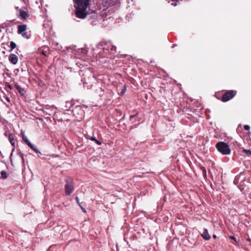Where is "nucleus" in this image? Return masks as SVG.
<instances>
[{"instance_id":"f257e3e1","label":"nucleus","mask_w":251,"mask_h":251,"mask_svg":"<svg viewBox=\"0 0 251 251\" xmlns=\"http://www.w3.org/2000/svg\"><path fill=\"white\" fill-rule=\"evenodd\" d=\"M76 16H87V9L89 6V0H73Z\"/></svg>"},{"instance_id":"f03ea898","label":"nucleus","mask_w":251,"mask_h":251,"mask_svg":"<svg viewBox=\"0 0 251 251\" xmlns=\"http://www.w3.org/2000/svg\"><path fill=\"white\" fill-rule=\"evenodd\" d=\"M217 150L223 155H228L230 153V149L227 144L224 142H219L216 145Z\"/></svg>"},{"instance_id":"7ed1b4c3","label":"nucleus","mask_w":251,"mask_h":251,"mask_svg":"<svg viewBox=\"0 0 251 251\" xmlns=\"http://www.w3.org/2000/svg\"><path fill=\"white\" fill-rule=\"evenodd\" d=\"M237 94V91L235 90H228L224 93L221 99V100L223 102H226L232 99Z\"/></svg>"},{"instance_id":"20e7f679","label":"nucleus","mask_w":251,"mask_h":251,"mask_svg":"<svg viewBox=\"0 0 251 251\" xmlns=\"http://www.w3.org/2000/svg\"><path fill=\"white\" fill-rule=\"evenodd\" d=\"M65 186V194L67 196H69L73 192L74 190V186L73 181L71 179H67L66 180Z\"/></svg>"},{"instance_id":"39448f33","label":"nucleus","mask_w":251,"mask_h":251,"mask_svg":"<svg viewBox=\"0 0 251 251\" xmlns=\"http://www.w3.org/2000/svg\"><path fill=\"white\" fill-rule=\"evenodd\" d=\"M113 85L116 88V91L117 93L121 96H123L126 90V88L125 85L122 83L116 82L113 84Z\"/></svg>"},{"instance_id":"423d86ee","label":"nucleus","mask_w":251,"mask_h":251,"mask_svg":"<svg viewBox=\"0 0 251 251\" xmlns=\"http://www.w3.org/2000/svg\"><path fill=\"white\" fill-rule=\"evenodd\" d=\"M9 61L13 64H16L18 62V57L14 54H11L9 57Z\"/></svg>"},{"instance_id":"0eeeda50","label":"nucleus","mask_w":251,"mask_h":251,"mask_svg":"<svg viewBox=\"0 0 251 251\" xmlns=\"http://www.w3.org/2000/svg\"><path fill=\"white\" fill-rule=\"evenodd\" d=\"M8 138L9 142H10L11 145L13 147L15 146V141L14 138V136L11 133H8Z\"/></svg>"},{"instance_id":"6e6552de","label":"nucleus","mask_w":251,"mask_h":251,"mask_svg":"<svg viewBox=\"0 0 251 251\" xmlns=\"http://www.w3.org/2000/svg\"><path fill=\"white\" fill-rule=\"evenodd\" d=\"M201 235L202 238L206 240H208L210 239V236L209 235L208 232V230L206 229L204 230L203 233Z\"/></svg>"},{"instance_id":"1a4fd4ad","label":"nucleus","mask_w":251,"mask_h":251,"mask_svg":"<svg viewBox=\"0 0 251 251\" xmlns=\"http://www.w3.org/2000/svg\"><path fill=\"white\" fill-rule=\"evenodd\" d=\"M26 29V25H19L18 26V33L19 34H22Z\"/></svg>"},{"instance_id":"9d476101","label":"nucleus","mask_w":251,"mask_h":251,"mask_svg":"<svg viewBox=\"0 0 251 251\" xmlns=\"http://www.w3.org/2000/svg\"><path fill=\"white\" fill-rule=\"evenodd\" d=\"M15 86L16 88L18 90L19 92L22 96L25 95V90L24 88H21L20 86H19L17 84H15Z\"/></svg>"},{"instance_id":"9b49d317","label":"nucleus","mask_w":251,"mask_h":251,"mask_svg":"<svg viewBox=\"0 0 251 251\" xmlns=\"http://www.w3.org/2000/svg\"><path fill=\"white\" fill-rule=\"evenodd\" d=\"M86 138H87V139H90V140H92V141H95V142H96V143L98 145H101V143H100V141H99L98 140H97L96 139V138L95 137H93V136H92L89 135H88V134H87L86 135Z\"/></svg>"},{"instance_id":"f8f14e48","label":"nucleus","mask_w":251,"mask_h":251,"mask_svg":"<svg viewBox=\"0 0 251 251\" xmlns=\"http://www.w3.org/2000/svg\"><path fill=\"white\" fill-rule=\"evenodd\" d=\"M23 139L28 146H29L31 144V143L30 142V141H29V140L28 139L27 137L26 136L23 135Z\"/></svg>"},{"instance_id":"ddd939ff","label":"nucleus","mask_w":251,"mask_h":251,"mask_svg":"<svg viewBox=\"0 0 251 251\" xmlns=\"http://www.w3.org/2000/svg\"><path fill=\"white\" fill-rule=\"evenodd\" d=\"M29 147L31 149H32L36 153H40V151L32 144H31Z\"/></svg>"},{"instance_id":"4468645a","label":"nucleus","mask_w":251,"mask_h":251,"mask_svg":"<svg viewBox=\"0 0 251 251\" xmlns=\"http://www.w3.org/2000/svg\"><path fill=\"white\" fill-rule=\"evenodd\" d=\"M29 147L31 149H32L36 153H40V151L32 144H31Z\"/></svg>"},{"instance_id":"2eb2a0df","label":"nucleus","mask_w":251,"mask_h":251,"mask_svg":"<svg viewBox=\"0 0 251 251\" xmlns=\"http://www.w3.org/2000/svg\"><path fill=\"white\" fill-rule=\"evenodd\" d=\"M29 147L31 149H32L36 153H40V151L32 144H31Z\"/></svg>"},{"instance_id":"dca6fc26","label":"nucleus","mask_w":251,"mask_h":251,"mask_svg":"<svg viewBox=\"0 0 251 251\" xmlns=\"http://www.w3.org/2000/svg\"><path fill=\"white\" fill-rule=\"evenodd\" d=\"M20 10V15L19 16H28V14L26 12L22 10V9H19Z\"/></svg>"},{"instance_id":"f3484780","label":"nucleus","mask_w":251,"mask_h":251,"mask_svg":"<svg viewBox=\"0 0 251 251\" xmlns=\"http://www.w3.org/2000/svg\"><path fill=\"white\" fill-rule=\"evenodd\" d=\"M0 174H1V177L2 178L4 179V178H7V174H6V173L5 171H2L1 172Z\"/></svg>"},{"instance_id":"a211bd4d","label":"nucleus","mask_w":251,"mask_h":251,"mask_svg":"<svg viewBox=\"0 0 251 251\" xmlns=\"http://www.w3.org/2000/svg\"><path fill=\"white\" fill-rule=\"evenodd\" d=\"M10 47L11 48L10 51L15 49L16 47V44L14 42H10Z\"/></svg>"},{"instance_id":"6ab92c4d","label":"nucleus","mask_w":251,"mask_h":251,"mask_svg":"<svg viewBox=\"0 0 251 251\" xmlns=\"http://www.w3.org/2000/svg\"><path fill=\"white\" fill-rule=\"evenodd\" d=\"M229 238L231 240H233L234 241V243H232L234 245H236L237 244L236 239L234 236H230L229 237Z\"/></svg>"},{"instance_id":"aec40b11","label":"nucleus","mask_w":251,"mask_h":251,"mask_svg":"<svg viewBox=\"0 0 251 251\" xmlns=\"http://www.w3.org/2000/svg\"><path fill=\"white\" fill-rule=\"evenodd\" d=\"M243 151L246 152V154L249 156H251V151L249 150H243Z\"/></svg>"},{"instance_id":"412c9836","label":"nucleus","mask_w":251,"mask_h":251,"mask_svg":"<svg viewBox=\"0 0 251 251\" xmlns=\"http://www.w3.org/2000/svg\"><path fill=\"white\" fill-rule=\"evenodd\" d=\"M22 35L23 37L26 38V39H28L29 38V36L27 33V32H23L22 34Z\"/></svg>"},{"instance_id":"4be33fe9","label":"nucleus","mask_w":251,"mask_h":251,"mask_svg":"<svg viewBox=\"0 0 251 251\" xmlns=\"http://www.w3.org/2000/svg\"><path fill=\"white\" fill-rule=\"evenodd\" d=\"M18 155H19V156L21 158V160L22 161V163H24V158L23 154L21 152H18Z\"/></svg>"},{"instance_id":"5701e85b","label":"nucleus","mask_w":251,"mask_h":251,"mask_svg":"<svg viewBox=\"0 0 251 251\" xmlns=\"http://www.w3.org/2000/svg\"><path fill=\"white\" fill-rule=\"evenodd\" d=\"M244 129L245 130H249L250 129V126H249V125H245L244 126Z\"/></svg>"},{"instance_id":"b1692460","label":"nucleus","mask_w":251,"mask_h":251,"mask_svg":"<svg viewBox=\"0 0 251 251\" xmlns=\"http://www.w3.org/2000/svg\"><path fill=\"white\" fill-rule=\"evenodd\" d=\"M116 47L115 46H112L111 47V52L113 51H116Z\"/></svg>"},{"instance_id":"393cba45","label":"nucleus","mask_w":251,"mask_h":251,"mask_svg":"<svg viewBox=\"0 0 251 251\" xmlns=\"http://www.w3.org/2000/svg\"><path fill=\"white\" fill-rule=\"evenodd\" d=\"M202 174L204 176H206V171L205 168H203V171H202Z\"/></svg>"},{"instance_id":"a878e982","label":"nucleus","mask_w":251,"mask_h":251,"mask_svg":"<svg viewBox=\"0 0 251 251\" xmlns=\"http://www.w3.org/2000/svg\"><path fill=\"white\" fill-rule=\"evenodd\" d=\"M117 1H114V0H111V6L114 5L116 3H117Z\"/></svg>"},{"instance_id":"bb28decb","label":"nucleus","mask_w":251,"mask_h":251,"mask_svg":"<svg viewBox=\"0 0 251 251\" xmlns=\"http://www.w3.org/2000/svg\"><path fill=\"white\" fill-rule=\"evenodd\" d=\"M6 86L9 88V89H10V90H12V89H13V87H12L11 85H10V84H7L6 85Z\"/></svg>"},{"instance_id":"cd10ccee","label":"nucleus","mask_w":251,"mask_h":251,"mask_svg":"<svg viewBox=\"0 0 251 251\" xmlns=\"http://www.w3.org/2000/svg\"><path fill=\"white\" fill-rule=\"evenodd\" d=\"M137 115V113L134 115H131L130 116L129 119L130 120H131L133 118H134L136 115Z\"/></svg>"},{"instance_id":"c85d7f7f","label":"nucleus","mask_w":251,"mask_h":251,"mask_svg":"<svg viewBox=\"0 0 251 251\" xmlns=\"http://www.w3.org/2000/svg\"><path fill=\"white\" fill-rule=\"evenodd\" d=\"M4 98H5V99L6 100L8 101V102H10V99L7 97V96H5Z\"/></svg>"},{"instance_id":"c756f323","label":"nucleus","mask_w":251,"mask_h":251,"mask_svg":"<svg viewBox=\"0 0 251 251\" xmlns=\"http://www.w3.org/2000/svg\"><path fill=\"white\" fill-rule=\"evenodd\" d=\"M8 133H9V132H8L7 131H5V133H4V135L5 136L8 137Z\"/></svg>"},{"instance_id":"7c9ffc66","label":"nucleus","mask_w":251,"mask_h":251,"mask_svg":"<svg viewBox=\"0 0 251 251\" xmlns=\"http://www.w3.org/2000/svg\"><path fill=\"white\" fill-rule=\"evenodd\" d=\"M75 200L78 203H79V199L78 197L75 198Z\"/></svg>"},{"instance_id":"2f4dec72","label":"nucleus","mask_w":251,"mask_h":251,"mask_svg":"<svg viewBox=\"0 0 251 251\" xmlns=\"http://www.w3.org/2000/svg\"><path fill=\"white\" fill-rule=\"evenodd\" d=\"M247 240L249 242H251V239L250 238H247Z\"/></svg>"},{"instance_id":"473e14b6","label":"nucleus","mask_w":251,"mask_h":251,"mask_svg":"<svg viewBox=\"0 0 251 251\" xmlns=\"http://www.w3.org/2000/svg\"><path fill=\"white\" fill-rule=\"evenodd\" d=\"M172 5H174V6H176V3H173L172 4Z\"/></svg>"},{"instance_id":"72a5a7b5","label":"nucleus","mask_w":251,"mask_h":251,"mask_svg":"<svg viewBox=\"0 0 251 251\" xmlns=\"http://www.w3.org/2000/svg\"><path fill=\"white\" fill-rule=\"evenodd\" d=\"M42 53L45 55V56L47 55L46 53L44 51H42Z\"/></svg>"},{"instance_id":"f704fd0d","label":"nucleus","mask_w":251,"mask_h":251,"mask_svg":"<svg viewBox=\"0 0 251 251\" xmlns=\"http://www.w3.org/2000/svg\"><path fill=\"white\" fill-rule=\"evenodd\" d=\"M78 17L81 18V19H84L86 17L83 16V17Z\"/></svg>"},{"instance_id":"c9c22d12","label":"nucleus","mask_w":251,"mask_h":251,"mask_svg":"<svg viewBox=\"0 0 251 251\" xmlns=\"http://www.w3.org/2000/svg\"><path fill=\"white\" fill-rule=\"evenodd\" d=\"M213 237L214 239H215V238H216V235H215V234H214V235H213Z\"/></svg>"},{"instance_id":"e433bc0d","label":"nucleus","mask_w":251,"mask_h":251,"mask_svg":"<svg viewBox=\"0 0 251 251\" xmlns=\"http://www.w3.org/2000/svg\"><path fill=\"white\" fill-rule=\"evenodd\" d=\"M203 168H204V167H201V169L202 170V171H203Z\"/></svg>"},{"instance_id":"4c0bfd02","label":"nucleus","mask_w":251,"mask_h":251,"mask_svg":"<svg viewBox=\"0 0 251 251\" xmlns=\"http://www.w3.org/2000/svg\"><path fill=\"white\" fill-rule=\"evenodd\" d=\"M172 1H178V0H172Z\"/></svg>"},{"instance_id":"58836bf2","label":"nucleus","mask_w":251,"mask_h":251,"mask_svg":"<svg viewBox=\"0 0 251 251\" xmlns=\"http://www.w3.org/2000/svg\"><path fill=\"white\" fill-rule=\"evenodd\" d=\"M82 209L83 211L84 212H86V211H85V210L84 209H83V208H82Z\"/></svg>"},{"instance_id":"ea45409f","label":"nucleus","mask_w":251,"mask_h":251,"mask_svg":"<svg viewBox=\"0 0 251 251\" xmlns=\"http://www.w3.org/2000/svg\"><path fill=\"white\" fill-rule=\"evenodd\" d=\"M10 161H11V164H12V163H13V162H12V159H11V160H10Z\"/></svg>"}]
</instances>
